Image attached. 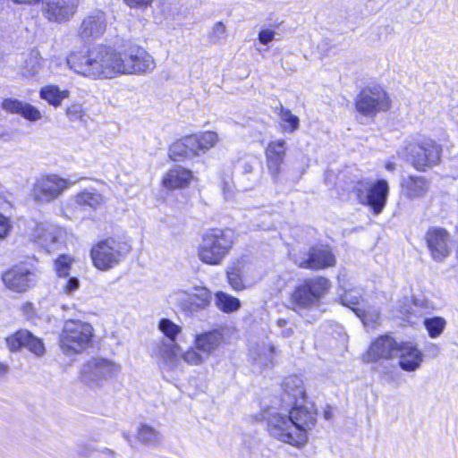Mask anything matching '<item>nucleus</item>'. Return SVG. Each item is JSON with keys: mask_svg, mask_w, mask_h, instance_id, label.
<instances>
[{"mask_svg": "<svg viewBox=\"0 0 458 458\" xmlns=\"http://www.w3.org/2000/svg\"><path fill=\"white\" fill-rule=\"evenodd\" d=\"M71 70L91 79H113L119 75L144 76L156 69L154 57L143 47H133L123 52L98 45L86 53L72 52L66 58Z\"/></svg>", "mask_w": 458, "mask_h": 458, "instance_id": "nucleus-1", "label": "nucleus"}, {"mask_svg": "<svg viewBox=\"0 0 458 458\" xmlns=\"http://www.w3.org/2000/svg\"><path fill=\"white\" fill-rule=\"evenodd\" d=\"M235 239L231 229H208L201 235L197 247V257L206 265L219 266L230 254Z\"/></svg>", "mask_w": 458, "mask_h": 458, "instance_id": "nucleus-2", "label": "nucleus"}, {"mask_svg": "<svg viewBox=\"0 0 458 458\" xmlns=\"http://www.w3.org/2000/svg\"><path fill=\"white\" fill-rule=\"evenodd\" d=\"M131 249L126 241L108 237L91 248L90 257L98 269L107 271L124 260Z\"/></svg>", "mask_w": 458, "mask_h": 458, "instance_id": "nucleus-3", "label": "nucleus"}, {"mask_svg": "<svg viewBox=\"0 0 458 458\" xmlns=\"http://www.w3.org/2000/svg\"><path fill=\"white\" fill-rule=\"evenodd\" d=\"M93 335L94 329L89 323L69 319L64 322L59 344L66 355L80 353L91 345Z\"/></svg>", "mask_w": 458, "mask_h": 458, "instance_id": "nucleus-4", "label": "nucleus"}, {"mask_svg": "<svg viewBox=\"0 0 458 458\" xmlns=\"http://www.w3.org/2000/svg\"><path fill=\"white\" fill-rule=\"evenodd\" d=\"M400 154L419 171H425L439 163L442 148L431 139L408 142Z\"/></svg>", "mask_w": 458, "mask_h": 458, "instance_id": "nucleus-5", "label": "nucleus"}, {"mask_svg": "<svg viewBox=\"0 0 458 458\" xmlns=\"http://www.w3.org/2000/svg\"><path fill=\"white\" fill-rule=\"evenodd\" d=\"M267 428L269 435L275 439L295 447H301L308 441V437L296 431V427L288 413H270L267 419Z\"/></svg>", "mask_w": 458, "mask_h": 458, "instance_id": "nucleus-6", "label": "nucleus"}, {"mask_svg": "<svg viewBox=\"0 0 458 458\" xmlns=\"http://www.w3.org/2000/svg\"><path fill=\"white\" fill-rule=\"evenodd\" d=\"M355 106L362 115L374 117L377 113L386 112L391 108V99L381 86H368L357 95Z\"/></svg>", "mask_w": 458, "mask_h": 458, "instance_id": "nucleus-7", "label": "nucleus"}, {"mask_svg": "<svg viewBox=\"0 0 458 458\" xmlns=\"http://www.w3.org/2000/svg\"><path fill=\"white\" fill-rule=\"evenodd\" d=\"M330 288V282L322 276L303 281L292 294L293 303L301 309H310L319 304L320 299Z\"/></svg>", "mask_w": 458, "mask_h": 458, "instance_id": "nucleus-8", "label": "nucleus"}, {"mask_svg": "<svg viewBox=\"0 0 458 458\" xmlns=\"http://www.w3.org/2000/svg\"><path fill=\"white\" fill-rule=\"evenodd\" d=\"M360 202L369 206L375 215L380 214L386 207L389 187L386 180L376 182L362 180L355 186Z\"/></svg>", "mask_w": 458, "mask_h": 458, "instance_id": "nucleus-9", "label": "nucleus"}, {"mask_svg": "<svg viewBox=\"0 0 458 458\" xmlns=\"http://www.w3.org/2000/svg\"><path fill=\"white\" fill-rule=\"evenodd\" d=\"M72 183L55 174L44 175L35 181L30 195L38 203H48L60 196Z\"/></svg>", "mask_w": 458, "mask_h": 458, "instance_id": "nucleus-10", "label": "nucleus"}, {"mask_svg": "<svg viewBox=\"0 0 458 458\" xmlns=\"http://www.w3.org/2000/svg\"><path fill=\"white\" fill-rule=\"evenodd\" d=\"M227 281L234 291H242L257 281L253 265L246 257L230 262L226 270Z\"/></svg>", "mask_w": 458, "mask_h": 458, "instance_id": "nucleus-11", "label": "nucleus"}, {"mask_svg": "<svg viewBox=\"0 0 458 458\" xmlns=\"http://www.w3.org/2000/svg\"><path fill=\"white\" fill-rule=\"evenodd\" d=\"M119 371L120 366L114 362L103 358H93L83 365L81 377L88 385H99L118 374Z\"/></svg>", "mask_w": 458, "mask_h": 458, "instance_id": "nucleus-12", "label": "nucleus"}, {"mask_svg": "<svg viewBox=\"0 0 458 458\" xmlns=\"http://www.w3.org/2000/svg\"><path fill=\"white\" fill-rule=\"evenodd\" d=\"M285 407H291L288 414L296 427V431L301 432L307 437V432L313 428L317 422V411L314 404L307 403L303 399L302 402H295Z\"/></svg>", "mask_w": 458, "mask_h": 458, "instance_id": "nucleus-13", "label": "nucleus"}, {"mask_svg": "<svg viewBox=\"0 0 458 458\" xmlns=\"http://www.w3.org/2000/svg\"><path fill=\"white\" fill-rule=\"evenodd\" d=\"M5 287L15 293H25L37 282L35 272L23 266H14L2 275Z\"/></svg>", "mask_w": 458, "mask_h": 458, "instance_id": "nucleus-14", "label": "nucleus"}, {"mask_svg": "<svg viewBox=\"0 0 458 458\" xmlns=\"http://www.w3.org/2000/svg\"><path fill=\"white\" fill-rule=\"evenodd\" d=\"M426 242L432 259L444 261L451 253V235L444 228L432 227L426 233Z\"/></svg>", "mask_w": 458, "mask_h": 458, "instance_id": "nucleus-15", "label": "nucleus"}, {"mask_svg": "<svg viewBox=\"0 0 458 458\" xmlns=\"http://www.w3.org/2000/svg\"><path fill=\"white\" fill-rule=\"evenodd\" d=\"M63 236L61 227L50 223H38L30 233L31 240L48 252L56 249Z\"/></svg>", "mask_w": 458, "mask_h": 458, "instance_id": "nucleus-16", "label": "nucleus"}, {"mask_svg": "<svg viewBox=\"0 0 458 458\" xmlns=\"http://www.w3.org/2000/svg\"><path fill=\"white\" fill-rule=\"evenodd\" d=\"M6 345L13 352H19L25 347L35 355L40 357L45 353V346L41 339L33 335L30 331L21 329L6 337Z\"/></svg>", "mask_w": 458, "mask_h": 458, "instance_id": "nucleus-17", "label": "nucleus"}, {"mask_svg": "<svg viewBox=\"0 0 458 458\" xmlns=\"http://www.w3.org/2000/svg\"><path fill=\"white\" fill-rule=\"evenodd\" d=\"M6 345L13 352H19L25 347L35 355L40 357L45 353V346L41 339L33 335L30 331L21 329L6 337Z\"/></svg>", "mask_w": 458, "mask_h": 458, "instance_id": "nucleus-18", "label": "nucleus"}, {"mask_svg": "<svg viewBox=\"0 0 458 458\" xmlns=\"http://www.w3.org/2000/svg\"><path fill=\"white\" fill-rule=\"evenodd\" d=\"M295 262L302 268L322 269L334 266L335 258L327 246H315L306 257L298 258Z\"/></svg>", "mask_w": 458, "mask_h": 458, "instance_id": "nucleus-19", "label": "nucleus"}, {"mask_svg": "<svg viewBox=\"0 0 458 458\" xmlns=\"http://www.w3.org/2000/svg\"><path fill=\"white\" fill-rule=\"evenodd\" d=\"M399 345L390 335H386L377 337L363 355L366 362H376L380 359H392L397 355Z\"/></svg>", "mask_w": 458, "mask_h": 458, "instance_id": "nucleus-20", "label": "nucleus"}, {"mask_svg": "<svg viewBox=\"0 0 458 458\" xmlns=\"http://www.w3.org/2000/svg\"><path fill=\"white\" fill-rule=\"evenodd\" d=\"M81 0H46L45 16L50 21L62 23L76 13Z\"/></svg>", "mask_w": 458, "mask_h": 458, "instance_id": "nucleus-21", "label": "nucleus"}, {"mask_svg": "<svg viewBox=\"0 0 458 458\" xmlns=\"http://www.w3.org/2000/svg\"><path fill=\"white\" fill-rule=\"evenodd\" d=\"M106 29L105 13L95 11L86 16L79 29L80 37L85 41L97 39L104 35Z\"/></svg>", "mask_w": 458, "mask_h": 458, "instance_id": "nucleus-22", "label": "nucleus"}, {"mask_svg": "<svg viewBox=\"0 0 458 458\" xmlns=\"http://www.w3.org/2000/svg\"><path fill=\"white\" fill-rule=\"evenodd\" d=\"M224 333L220 328L196 334L193 344L207 359L212 356L224 343Z\"/></svg>", "mask_w": 458, "mask_h": 458, "instance_id": "nucleus-23", "label": "nucleus"}, {"mask_svg": "<svg viewBox=\"0 0 458 458\" xmlns=\"http://www.w3.org/2000/svg\"><path fill=\"white\" fill-rule=\"evenodd\" d=\"M284 140L270 142L266 148L267 165L274 182L278 180L286 153Z\"/></svg>", "mask_w": 458, "mask_h": 458, "instance_id": "nucleus-24", "label": "nucleus"}, {"mask_svg": "<svg viewBox=\"0 0 458 458\" xmlns=\"http://www.w3.org/2000/svg\"><path fill=\"white\" fill-rule=\"evenodd\" d=\"M397 355L399 356V365L405 371H415L423 361V354L411 343L400 344Z\"/></svg>", "mask_w": 458, "mask_h": 458, "instance_id": "nucleus-25", "label": "nucleus"}, {"mask_svg": "<svg viewBox=\"0 0 458 458\" xmlns=\"http://www.w3.org/2000/svg\"><path fill=\"white\" fill-rule=\"evenodd\" d=\"M194 291L187 293V297L182 300V307L184 310L198 312L205 310L211 303L212 293L207 287H194Z\"/></svg>", "mask_w": 458, "mask_h": 458, "instance_id": "nucleus-26", "label": "nucleus"}, {"mask_svg": "<svg viewBox=\"0 0 458 458\" xmlns=\"http://www.w3.org/2000/svg\"><path fill=\"white\" fill-rule=\"evenodd\" d=\"M283 402L286 405H292L295 402H302L306 396L303 381L301 377L292 375L287 377L283 383Z\"/></svg>", "mask_w": 458, "mask_h": 458, "instance_id": "nucleus-27", "label": "nucleus"}, {"mask_svg": "<svg viewBox=\"0 0 458 458\" xmlns=\"http://www.w3.org/2000/svg\"><path fill=\"white\" fill-rule=\"evenodd\" d=\"M193 178L192 172L182 166L170 169L163 178V185L168 190L188 187Z\"/></svg>", "mask_w": 458, "mask_h": 458, "instance_id": "nucleus-28", "label": "nucleus"}, {"mask_svg": "<svg viewBox=\"0 0 458 458\" xmlns=\"http://www.w3.org/2000/svg\"><path fill=\"white\" fill-rule=\"evenodd\" d=\"M403 194L410 199L423 197L428 191L429 183L421 176L411 175L401 182Z\"/></svg>", "mask_w": 458, "mask_h": 458, "instance_id": "nucleus-29", "label": "nucleus"}, {"mask_svg": "<svg viewBox=\"0 0 458 458\" xmlns=\"http://www.w3.org/2000/svg\"><path fill=\"white\" fill-rule=\"evenodd\" d=\"M188 136L190 138V144L193 148L194 152H196V157L205 154L215 147L218 141V135L211 131Z\"/></svg>", "mask_w": 458, "mask_h": 458, "instance_id": "nucleus-30", "label": "nucleus"}, {"mask_svg": "<svg viewBox=\"0 0 458 458\" xmlns=\"http://www.w3.org/2000/svg\"><path fill=\"white\" fill-rule=\"evenodd\" d=\"M276 353V347L271 343L257 344L250 350V358L261 367L273 365L274 355Z\"/></svg>", "mask_w": 458, "mask_h": 458, "instance_id": "nucleus-31", "label": "nucleus"}, {"mask_svg": "<svg viewBox=\"0 0 458 458\" xmlns=\"http://www.w3.org/2000/svg\"><path fill=\"white\" fill-rule=\"evenodd\" d=\"M169 157L174 161H180L182 158L196 157L193 148L190 144L189 136H185L174 142L168 150Z\"/></svg>", "mask_w": 458, "mask_h": 458, "instance_id": "nucleus-32", "label": "nucleus"}, {"mask_svg": "<svg viewBox=\"0 0 458 458\" xmlns=\"http://www.w3.org/2000/svg\"><path fill=\"white\" fill-rule=\"evenodd\" d=\"M69 96V90H61L58 86L53 84L47 85L39 90V97L55 107L59 106L63 100L68 98Z\"/></svg>", "mask_w": 458, "mask_h": 458, "instance_id": "nucleus-33", "label": "nucleus"}, {"mask_svg": "<svg viewBox=\"0 0 458 458\" xmlns=\"http://www.w3.org/2000/svg\"><path fill=\"white\" fill-rule=\"evenodd\" d=\"M75 201L80 206L98 208L105 203V198L96 191H84L75 196Z\"/></svg>", "mask_w": 458, "mask_h": 458, "instance_id": "nucleus-34", "label": "nucleus"}, {"mask_svg": "<svg viewBox=\"0 0 458 458\" xmlns=\"http://www.w3.org/2000/svg\"><path fill=\"white\" fill-rule=\"evenodd\" d=\"M215 301L216 307L226 313L236 311L241 307L239 299L224 292H217L215 295Z\"/></svg>", "mask_w": 458, "mask_h": 458, "instance_id": "nucleus-35", "label": "nucleus"}, {"mask_svg": "<svg viewBox=\"0 0 458 458\" xmlns=\"http://www.w3.org/2000/svg\"><path fill=\"white\" fill-rule=\"evenodd\" d=\"M42 68V58L37 50H32L29 53L24 61L22 68V74L26 77L34 76L38 73Z\"/></svg>", "mask_w": 458, "mask_h": 458, "instance_id": "nucleus-36", "label": "nucleus"}, {"mask_svg": "<svg viewBox=\"0 0 458 458\" xmlns=\"http://www.w3.org/2000/svg\"><path fill=\"white\" fill-rule=\"evenodd\" d=\"M276 112L279 115L281 121L287 125L284 126V130L288 132H294L300 126V120L298 116L294 115L291 110L284 107L280 105L276 107Z\"/></svg>", "mask_w": 458, "mask_h": 458, "instance_id": "nucleus-37", "label": "nucleus"}, {"mask_svg": "<svg viewBox=\"0 0 458 458\" xmlns=\"http://www.w3.org/2000/svg\"><path fill=\"white\" fill-rule=\"evenodd\" d=\"M138 439L144 445H156L160 442L161 436L153 428L143 424L139 428Z\"/></svg>", "mask_w": 458, "mask_h": 458, "instance_id": "nucleus-38", "label": "nucleus"}, {"mask_svg": "<svg viewBox=\"0 0 458 458\" xmlns=\"http://www.w3.org/2000/svg\"><path fill=\"white\" fill-rule=\"evenodd\" d=\"M179 350L180 346L176 344V341L162 340L158 345V354L166 361L173 360Z\"/></svg>", "mask_w": 458, "mask_h": 458, "instance_id": "nucleus-39", "label": "nucleus"}, {"mask_svg": "<svg viewBox=\"0 0 458 458\" xmlns=\"http://www.w3.org/2000/svg\"><path fill=\"white\" fill-rule=\"evenodd\" d=\"M158 329L164 334L167 340L176 341L182 327L168 318H162L158 323Z\"/></svg>", "mask_w": 458, "mask_h": 458, "instance_id": "nucleus-40", "label": "nucleus"}, {"mask_svg": "<svg viewBox=\"0 0 458 458\" xmlns=\"http://www.w3.org/2000/svg\"><path fill=\"white\" fill-rule=\"evenodd\" d=\"M424 325L428 332L429 336L431 338H436L443 333L446 325V321L441 317H434L425 319Z\"/></svg>", "mask_w": 458, "mask_h": 458, "instance_id": "nucleus-41", "label": "nucleus"}, {"mask_svg": "<svg viewBox=\"0 0 458 458\" xmlns=\"http://www.w3.org/2000/svg\"><path fill=\"white\" fill-rule=\"evenodd\" d=\"M356 315L361 319L363 325L368 327H375L380 320V312L377 310H354Z\"/></svg>", "mask_w": 458, "mask_h": 458, "instance_id": "nucleus-42", "label": "nucleus"}, {"mask_svg": "<svg viewBox=\"0 0 458 458\" xmlns=\"http://www.w3.org/2000/svg\"><path fill=\"white\" fill-rule=\"evenodd\" d=\"M181 357L190 366H199L207 360V357L194 345L188 348Z\"/></svg>", "mask_w": 458, "mask_h": 458, "instance_id": "nucleus-43", "label": "nucleus"}, {"mask_svg": "<svg viewBox=\"0 0 458 458\" xmlns=\"http://www.w3.org/2000/svg\"><path fill=\"white\" fill-rule=\"evenodd\" d=\"M73 259L67 255H61L55 262V271L59 277H67L70 274Z\"/></svg>", "mask_w": 458, "mask_h": 458, "instance_id": "nucleus-44", "label": "nucleus"}, {"mask_svg": "<svg viewBox=\"0 0 458 458\" xmlns=\"http://www.w3.org/2000/svg\"><path fill=\"white\" fill-rule=\"evenodd\" d=\"M20 114L21 116H23L25 119L32 121V122H36V121L41 119V117H42L41 113L39 112V110L37 107H35L34 106H32L29 103H24V102H23L22 108L21 110Z\"/></svg>", "mask_w": 458, "mask_h": 458, "instance_id": "nucleus-45", "label": "nucleus"}, {"mask_svg": "<svg viewBox=\"0 0 458 458\" xmlns=\"http://www.w3.org/2000/svg\"><path fill=\"white\" fill-rule=\"evenodd\" d=\"M226 29L225 25L222 21L216 22L212 29L208 38L209 41L213 44L218 43L220 40L225 38Z\"/></svg>", "mask_w": 458, "mask_h": 458, "instance_id": "nucleus-46", "label": "nucleus"}, {"mask_svg": "<svg viewBox=\"0 0 458 458\" xmlns=\"http://www.w3.org/2000/svg\"><path fill=\"white\" fill-rule=\"evenodd\" d=\"M23 102L15 98H5L2 103V108L11 114H19L22 108Z\"/></svg>", "mask_w": 458, "mask_h": 458, "instance_id": "nucleus-47", "label": "nucleus"}, {"mask_svg": "<svg viewBox=\"0 0 458 458\" xmlns=\"http://www.w3.org/2000/svg\"><path fill=\"white\" fill-rule=\"evenodd\" d=\"M66 115L72 122L81 121L84 116L82 106L80 104H72L66 109Z\"/></svg>", "mask_w": 458, "mask_h": 458, "instance_id": "nucleus-48", "label": "nucleus"}, {"mask_svg": "<svg viewBox=\"0 0 458 458\" xmlns=\"http://www.w3.org/2000/svg\"><path fill=\"white\" fill-rule=\"evenodd\" d=\"M13 230V224L9 217L0 213V240H4Z\"/></svg>", "mask_w": 458, "mask_h": 458, "instance_id": "nucleus-49", "label": "nucleus"}, {"mask_svg": "<svg viewBox=\"0 0 458 458\" xmlns=\"http://www.w3.org/2000/svg\"><path fill=\"white\" fill-rule=\"evenodd\" d=\"M289 321L284 318H279L276 320V326L281 328L280 335L284 338H290L293 335V328L287 327Z\"/></svg>", "mask_w": 458, "mask_h": 458, "instance_id": "nucleus-50", "label": "nucleus"}, {"mask_svg": "<svg viewBox=\"0 0 458 458\" xmlns=\"http://www.w3.org/2000/svg\"><path fill=\"white\" fill-rule=\"evenodd\" d=\"M342 303L344 306L350 307L353 311L354 310H357L358 308L355 307L359 304V297L353 296L352 293H345L341 298Z\"/></svg>", "mask_w": 458, "mask_h": 458, "instance_id": "nucleus-51", "label": "nucleus"}, {"mask_svg": "<svg viewBox=\"0 0 458 458\" xmlns=\"http://www.w3.org/2000/svg\"><path fill=\"white\" fill-rule=\"evenodd\" d=\"M275 35H276V32L272 30H269V29L261 30L259 32V41L263 45H267L275 38Z\"/></svg>", "mask_w": 458, "mask_h": 458, "instance_id": "nucleus-52", "label": "nucleus"}, {"mask_svg": "<svg viewBox=\"0 0 458 458\" xmlns=\"http://www.w3.org/2000/svg\"><path fill=\"white\" fill-rule=\"evenodd\" d=\"M80 286V281L78 278L76 277H70L64 284H63L62 288H63V291L67 293V294H70L72 293H73L74 291H76Z\"/></svg>", "mask_w": 458, "mask_h": 458, "instance_id": "nucleus-53", "label": "nucleus"}, {"mask_svg": "<svg viewBox=\"0 0 458 458\" xmlns=\"http://www.w3.org/2000/svg\"><path fill=\"white\" fill-rule=\"evenodd\" d=\"M131 8H146L151 5L154 0H123Z\"/></svg>", "mask_w": 458, "mask_h": 458, "instance_id": "nucleus-54", "label": "nucleus"}, {"mask_svg": "<svg viewBox=\"0 0 458 458\" xmlns=\"http://www.w3.org/2000/svg\"><path fill=\"white\" fill-rule=\"evenodd\" d=\"M21 310L28 320H32L35 317V309L33 304L30 302L23 303L21 307Z\"/></svg>", "mask_w": 458, "mask_h": 458, "instance_id": "nucleus-55", "label": "nucleus"}, {"mask_svg": "<svg viewBox=\"0 0 458 458\" xmlns=\"http://www.w3.org/2000/svg\"><path fill=\"white\" fill-rule=\"evenodd\" d=\"M15 4H35L39 3L41 0H12Z\"/></svg>", "mask_w": 458, "mask_h": 458, "instance_id": "nucleus-56", "label": "nucleus"}, {"mask_svg": "<svg viewBox=\"0 0 458 458\" xmlns=\"http://www.w3.org/2000/svg\"><path fill=\"white\" fill-rule=\"evenodd\" d=\"M223 191L225 199H229L233 196L231 187L226 182L224 183Z\"/></svg>", "mask_w": 458, "mask_h": 458, "instance_id": "nucleus-57", "label": "nucleus"}, {"mask_svg": "<svg viewBox=\"0 0 458 458\" xmlns=\"http://www.w3.org/2000/svg\"><path fill=\"white\" fill-rule=\"evenodd\" d=\"M242 169H243V172L246 173V174H250L252 172V165L249 163H244L243 165H242Z\"/></svg>", "mask_w": 458, "mask_h": 458, "instance_id": "nucleus-58", "label": "nucleus"}, {"mask_svg": "<svg viewBox=\"0 0 458 458\" xmlns=\"http://www.w3.org/2000/svg\"><path fill=\"white\" fill-rule=\"evenodd\" d=\"M8 371V366L0 362V376L4 375Z\"/></svg>", "mask_w": 458, "mask_h": 458, "instance_id": "nucleus-59", "label": "nucleus"}, {"mask_svg": "<svg viewBox=\"0 0 458 458\" xmlns=\"http://www.w3.org/2000/svg\"><path fill=\"white\" fill-rule=\"evenodd\" d=\"M394 168H395V165L394 163L388 162L386 165V169L388 170V171H394Z\"/></svg>", "mask_w": 458, "mask_h": 458, "instance_id": "nucleus-60", "label": "nucleus"}, {"mask_svg": "<svg viewBox=\"0 0 458 458\" xmlns=\"http://www.w3.org/2000/svg\"><path fill=\"white\" fill-rule=\"evenodd\" d=\"M123 437L128 441V443H130V444H131V438L130 435L124 432V433L123 434Z\"/></svg>", "mask_w": 458, "mask_h": 458, "instance_id": "nucleus-61", "label": "nucleus"}, {"mask_svg": "<svg viewBox=\"0 0 458 458\" xmlns=\"http://www.w3.org/2000/svg\"><path fill=\"white\" fill-rule=\"evenodd\" d=\"M431 347L434 349V351H435L436 352H438V347H437V345L432 344V346H431Z\"/></svg>", "mask_w": 458, "mask_h": 458, "instance_id": "nucleus-62", "label": "nucleus"}, {"mask_svg": "<svg viewBox=\"0 0 458 458\" xmlns=\"http://www.w3.org/2000/svg\"><path fill=\"white\" fill-rule=\"evenodd\" d=\"M325 417H326L327 419H329L330 414H329V412H328V411H326V413H325Z\"/></svg>", "mask_w": 458, "mask_h": 458, "instance_id": "nucleus-63", "label": "nucleus"}, {"mask_svg": "<svg viewBox=\"0 0 458 458\" xmlns=\"http://www.w3.org/2000/svg\"><path fill=\"white\" fill-rule=\"evenodd\" d=\"M4 136V133L3 132H0V138Z\"/></svg>", "mask_w": 458, "mask_h": 458, "instance_id": "nucleus-64", "label": "nucleus"}]
</instances>
